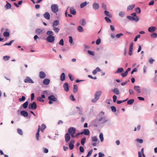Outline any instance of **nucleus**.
<instances>
[{
	"label": "nucleus",
	"mask_w": 157,
	"mask_h": 157,
	"mask_svg": "<svg viewBox=\"0 0 157 157\" xmlns=\"http://www.w3.org/2000/svg\"><path fill=\"white\" fill-rule=\"evenodd\" d=\"M25 83H33L34 82L29 77H27L24 80Z\"/></svg>",
	"instance_id": "obj_8"
},
{
	"label": "nucleus",
	"mask_w": 157,
	"mask_h": 157,
	"mask_svg": "<svg viewBox=\"0 0 157 157\" xmlns=\"http://www.w3.org/2000/svg\"><path fill=\"white\" fill-rule=\"evenodd\" d=\"M77 30L79 32H83L84 31V30L82 27L80 25L78 26L77 27Z\"/></svg>",
	"instance_id": "obj_28"
},
{
	"label": "nucleus",
	"mask_w": 157,
	"mask_h": 157,
	"mask_svg": "<svg viewBox=\"0 0 157 157\" xmlns=\"http://www.w3.org/2000/svg\"><path fill=\"white\" fill-rule=\"evenodd\" d=\"M44 17L46 19L48 20H49L50 18V14L48 12H46L44 13Z\"/></svg>",
	"instance_id": "obj_11"
},
{
	"label": "nucleus",
	"mask_w": 157,
	"mask_h": 157,
	"mask_svg": "<svg viewBox=\"0 0 157 157\" xmlns=\"http://www.w3.org/2000/svg\"><path fill=\"white\" fill-rule=\"evenodd\" d=\"M17 132L20 135H22V130L20 129H18L17 130Z\"/></svg>",
	"instance_id": "obj_55"
},
{
	"label": "nucleus",
	"mask_w": 157,
	"mask_h": 157,
	"mask_svg": "<svg viewBox=\"0 0 157 157\" xmlns=\"http://www.w3.org/2000/svg\"><path fill=\"white\" fill-rule=\"evenodd\" d=\"M98 121L97 120H93L91 122V124L92 125H93L95 127H97L98 126Z\"/></svg>",
	"instance_id": "obj_25"
},
{
	"label": "nucleus",
	"mask_w": 157,
	"mask_h": 157,
	"mask_svg": "<svg viewBox=\"0 0 157 157\" xmlns=\"http://www.w3.org/2000/svg\"><path fill=\"white\" fill-rule=\"evenodd\" d=\"M81 24L82 26H85L86 24V20L84 19H82V23H81Z\"/></svg>",
	"instance_id": "obj_49"
},
{
	"label": "nucleus",
	"mask_w": 157,
	"mask_h": 157,
	"mask_svg": "<svg viewBox=\"0 0 157 157\" xmlns=\"http://www.w3.org/2000/svg\"><path fill=\"white\" fill-rule=\"evenodd\" d=\"M59 24V21L58 20H56L54 21L52 24V27H56Z\"/></svg>",
	"instance_id": "obj_21"
},
{
	"label": "nucleus",
	"mask_w": 157,
	"mask_h": 157,
	"mask_svg": "<svg viewBox=\"0 0 157 157\" xmlns=\"http://www.w3.org/2000/svg\"><path fill=\"white\" fill-rule=\"evenodd\" d=\"M124 13L122 12H120L119 13V15L121 17H124Z\"/></svg>",
	"instance_id": "obj_57"
},
{
	"label": "nucleus",
	"mask_w": 157,
	"mask_h": 157,
	"mask_svg": "<svg viewBox=\"0 0 157 157\" xmlns=\"http://www.w3.org/2000/svg\"><path fill=\"white\" fill-rule=\"evenodd\" d=\"M86 138L85 137V138H82L81 140V144L82 145H84V144L86 141Z\"/></svg>",
	"instance_id": "obj_42"
},
{
	"label": "nucleus",
	"mask_w": 157,
	"mask_h": 157,
	"mask_svg": "<svg viewBox=\"0 0 157 157\" xmlns=\"http://www.w3.org/2000/svg\"><path fill=\"white\" fill-rule=\"evenodd\" d=\"M25 98L24 96H22L21 98H19L18 100L19 101H23L25 100Z\"/></svg>",
	"instance_id": "obj_46"
},
{
	"label": "nucleus",
	"mask_w": 157,
	"mask_h": 157,
	"mask_svg": "<svg viewBox=\"0 0 157 157\" xmlns=\"http://www.w3.org/2000/svg\"><path fill=\"white\" fill-rule=\"evenodd\" d=\"M10 58V57L9 56H4L3 57V59L5 61H7V60H9Z\"/></svg>",
	"instance_id": "obj_41"
},
{
	"label": "nucleus",
	"mask_w": 157,
	"mask_h": 157,
	"mask_svg": "<svg viewBox=\"0 0 157 157\" xmlns=\"http://www.w3.org/2000/svg\"><path fill=\"white\" fill-rule=\"evenodd\" d=\"M37 108V105L36 103L35 102H33L32 103L30 104L29 105L28 108L29 109H32L33 110H35Z\"/></svg>",
	"instance_id": "obj_4"
},
{
	"label": "nucleus",
	"mask_w": 157,
	"mask_h": 157,
	"mask_svg": "<svg viewBox=\"0 0 157 157\" xmlns=\"http://www.w3.org/2000/svg\"><path fill=\"white\" fill-rule=\"evenodd\" d=\"M50 82V80L48 78H45L43 81V83L45 85H48Z\"/></svg>",
	"instance_id": "obj_20"
},
{
	"label": "nucleus",
	"mask_w": 157,
	"mask_h": 157,
	"mask_svg": "<svg viewBox=\"0 0 157 157\" xmlns=\"http://www.w3.org/2000/svg\"><path fill=\"white\" fill-rule=\"evenodd\" d=\"M48 98L49 100L52 101H57V98L53 95L49 96Z\"/></svg>",
	"instance_id": "obj_12"
},
{
	"label": "nucleus",
	"mask_w": 157,
	"mask_h": 157,
	"mask_svg": "<svg viewBox=\"0 0 157 157\" xmlns=\"http://www.w3.org/2000/svg\"><path fill=\"white\" fill-rule=\"evenodd\" d=\"M40 131V125H39V128L38 129L37 132L36 134V138L37 140H39V132Z\"/></svg>",
	"instance_id": "obj_23"
},
{
	"label": "nucleus",
	"mask_w": 157,
	"mask_h": 157,
	"mask_svg": "<svg viewBox=\"0 0 157 157\" xmlns=\"http://www.w3.org/2000/svg\"><path fill=\"white\" fill-rule=\"evenodd\" d=\"M136 10L138 13H140L141 12V10L139 7L136 8Z\"/></svg>",
	"instance_id": "obj_58"
},
{
	"label": "nucleus",
	"mask_w": 157,
	"mask_h": 157,
	"mask_svg": "<svg viewBox=\"0 0 157 157\" xmlns=\"http://www.w3.org/2000/svg\"><path fill=\"white\" fill-rule=\"evenodd\" d=\"M87 52L88 54L92 56H94V52H93L90 51V50H88Z\"/></svg>",
	"instance_id": "obj_45"
},
{
	"label": "nucleus",
	"mask_w": 157,
	"mask_h": 157,
	"mask_svg": "<svg viewBox=\"0 0 157 157\" xmlns=\"http://www.w3.org/2000/svg\"><path fill=\"white\" fill-rule=\"evenodd\" d=\"M124 70L123 69L122 67L118 68L117 71L115 72V74H117L119 73H121L123 72Z\"/></svg>",
	"instance_id": "obj_24"
},
{
	"label": "nucleus",
	"mask_w": 157,
	"mask_h": 157,
	"mask_svg": "<svg viewBox=\"0 0 157 157\" xmlns=\"http://www.w3.org/2000/svg\"><path fill=\"white\" fill-rule=\"evenodd\" d=\"M113 91L117 95H118L120 94L119 90L117 88H115Z\"/></svg>",
	"instance_id": "obj_30"
},
{
	"label": "nucleus",
	"mask_w": 157,
	"mask_h": 157,
	"mask_svg": "<svg viewBox=\"0 0 157 157\" xmlns=\"http://www.w3.org/2000/svg\"><path fill=\"white\" fill-rule=\"evenodd\" d=\"M128 74V73L127 72V71H126L125 72L122 73L121 74V75L123 77H126L127 75Z\"/></svg>",
	"instance_id": "obj_44"
},
{
	"label": "nucleus",
	"mask_w": 157,
	"mask_h": 157,
	"mask_svg": "<svg viewBox=\"0 0 157 157\" xmlns=\"http://www.w3.org/2000/svg\"><path fill=\"white\" fill-rule=\"evenodd\" d=\"M134 89L137 92V93H141L140 87L139 86H135L134 87Z\"/></svg>",
	"instance_id": "obj_22"
},
{
	"label": "nucleus",
	"mask_w": 157,
	"mask_h": 157,
	"mask_svg": "<svg viewBox=\"0 0 157 157\" xmlns=\"http://www.w3.org/2000/svg\"><path fill=\"white\" fill-rule=\"evenodd\" d=\"M93 151V150L92 149H91V150H90L88 152V153L87 154V155L86 156L87 157H88L90 156L91 155V154H92V153Z\"/></svg>",
	"instance_id": "obj_48"
},
{
	"label": "nucleus",
	"mask_w": 157,
	"mask_h": 157,
	"mask_svg": "<svg viewBox=\"0 0 157 157\" xmlns=\"http://www.w3.org/2000/svg\"><path fill=\"white\" fill-rule=\"evenodd\" d=\"M98 140V139L96 136H94L92 137V142H96Z\"/></svg>",
	"instance_id": "obj_39"
},
{
	"label": "nucleus",
	"mask_w": 157,
	"mask_h": 157,
	"mask_svg": "<svg viewBox=\"0 0 157 157\" xmlns=\"http://www.w3.org/2000/svg\"><path fill=\"white\" fill-rule=\"evenodd\" d=\"M127 18L131 21H134L136 22L138 21L140 19L138 17H134L129 16H127Z\"/></svg>",
	"instance_id": "obj_5"
},
{
	"label": "nucleus",
	"mask_w": 157,
	"mask_h": 157,
	"mask_svg": "<svg viewBox=\"0 0 157 157\" xmlns=\"http://www.w3.org/2000/svg\"><path fill=\"white\" fill-rule=\"evenodd\" d=\"M63 87L64 90L66 92H68L69 90L68 85L67 83L65 82L63 85Z\"/></svg>",
	"instance_id": "obj_14"
},
{
	"label": "nucleus",
	"mask_w": 157,
	"mask_h": 157,
	"mask_svg": "<svg viewBox=\"0 0 157 157\" xmlns=\"http://www.w3.org/2000/svg\"><path fill=\"white\" fill-rule=\"evenodd\" d=\"M68 76H69V77L70 79L71 80V81H73L74 80V79L72 77V75L71 74H68Z\"/></svg>",
	"instance_id": "obj_60"
},
{
	"label": "nucleus",
	"mask_w": 157,
	"mask_h": 157,
	"mask_svg": "<svg viewBox=\"0 0 157 157\" xmlns=\"http://www.w3.org/2000/svg\"><path fill=\"white\" fill-rule=\"evenodd\" d=\"M105 15L109 18H112V15L107 10H105L104 12Z\"/></svg>",
	"instance_id": "obj_19"
},
{
	"label": "nucleus",
	"mask_w": 157,
	"mask_h": 157,
	"mask_svg": "<svg viewBox=\"0 0 157 157\" xmlns=\"http://www.w3.org/2000/svg\"><path fill=\"white\" fill-rule=\"evenodd\" d=\"M21 114L25 117H27L28 116L27 112L25 111H22L21 112Z\"/></svg>",
	"instance_id": "obj_18"
},
{
	"label": "nucleus",
	"mask_w": 157,
	"mask_h": 157,
	"mask_svg": "<svg viewBox=\"0 0 157 157\" xmlns=\"http://www.w3.org/2000/svg\"><path fill=\"white\" fill-rule=\"evenodd\" d=\"M123 34L122 33L117 34L116 35V37L117 38H119L121 36H123Z\"/></svg>",
	"instance_id": "obj_53"
},
{
	"label": "nucleus",
	"mask_w": 157,
	"mask_h": 157,
	"mask_svg": "<svg viewBox=\"0 0 157 157\" xmlns=\"http://www.w3.org/2000/svg\"><path fill=\"white\" fill-rule=\"evenodd\" d=\"M128 98L124 100H123V101H118L117 100V104H120L121 103H123V102H124L125 101H126L127 100H128Z\"/></svg>",
	"instance_id": "obj_51"
},
{
	"label": "nucleus",
	"mask_w": 157,
	"mask_h": 157,
	"mask_svg": "<svg viewBox=\"0 0 157 157\" xmlns=\"http://www.w3.org/2000/svg\"><path fill=\"white\" fill-rule=\"evenodd\" d=\"M93 9L95 10H97L99 8V4L95 2L92 5Z\"/></svg>",
	"instance_id": "obj_9"
},
{
	"label": "nucleus",
	"mask_w": 157,
	"mask_h": 157,
	"mask_svg": "<svg viewBox=\"0 0 157 157\" xmlns=\"http://www.w3.org/2000/svg\"><path fill=\"white\" fill-rule=\"evenodd\" d=\"M28 105V101H26L25 102L23 105L22 106L23 107L25 108L26 109Z\"/></svg>",
	"instance_id": "obj_34"
},
{
	"label": "nucleus",
	"mask_w": 157,
	"mask_h": 157,
	"mask_svg": "<svg viewBox=\"0 0 157 157\" xmlns=\"http://www.w3.org/2000/svg\"><path fill=\"white\" fill-rule=\"evenodd\" d=\"M3 35L5 37H7L9 36L10 33L9 32L7 31H6L4 33Z\"/></svg>",
	"instance_id": "obj_43"
},
{
	"label": "nucleus",
	"mask_w": 157,
	"mask_h": 157,
	"mask_svg": "<svg viewBox=\"0 0 157 157\" xmlns=\"http://www.w3.org/2000/svg\"><path fill=\"white\" fill-rule=\"evenodd\" d=\"M155 61V60L154 59H152V58H150L149 59V63L151 64H152L153 63V62Z\"/></svg>",
	"instance_id": "obj_63"
},
{
	"label": "nucleus",
	"mask_w": 157,
	"mask_h": 157,
	"mask_svg": "<svg viewBox=\"0 0 157 157\" xmlns=\"http://www.w3.org/2000/svg\"><path fill=\"white\" fill-rule=\"evenodd\" d=\"M151 37L153 38H155L157 37V34L156 33H153L151 35Z\"/></svg>",
	"instance_id": "obj_36"
},
{
	"label": "nucleus",
	"mask_w": 157,
	"mask_h": 157,
	"mask_svg": "<svg viewBox=\"0 0 157 157\" xmlns=\"http://www.w3.org/2000/svg\"><path fill=\"white\" fill-rule=\"evenodd\" d=\"M53 27V30L56 33H58L59 30L60 29L58 28H57L56 27Z\"/></svg>",
	"instance_id": "obj_31"
},
{
	"label": "nucleus",
	"mask_w": 157,
	"mask_h": 157,
	"mask_svg": "<svg viewBox=\"0 0 157 157\" xmlns=\"http://www.w3.org/2000/svg\"><path fill=\"white\" fill-rule=\"evenodd\" d=\"M37 100L40 101L41 102H44V100H43L40 97H39L37 98Z\"/></svg>",
	"instance_id": "obj_61"
},
{
	"label": "nucleus",
	"mask_w": 157,
	"mask_h": 157,
	"mask_svg": "<svg viewBox=\"0 0 157 157\" xmlns=\"http://www.w3.org/2000/svg\"><path fill=\"white\" fill-rule=\"evenodd\" d=\"M6 4L5 5V8L7 9H10L11 8V6L10 4L7 1H6Z\"/></svg>",
	"instance_id": "obj_27"
},
{
	"label": "nucleus",
	"mask_w": 157,
	"mask_h": 157,
	"mask_svg": "<svg viewBox=\"0 0 157 157\" xmlns=\"http://www.w3.org/2000/svg\"><path fill=\"white\" fill-rule=\"evenodd\" d=\"M108 121V119L106 117H101V118L99 119L98 120V121H101L102 124H103Z\"/></svg>",
	"instance_id": "obj_7"
},
{
	"label": "nucleus",
	"mask_w": 157,
	"mask_h": 157,
	"mask_svg": "<svg viewBox=\"0 0 157 157\" xmlns=\"http://www.w3.org/2000/svg\"><path fill=\"white\" fill-rule=\"evenodd\" d=\"M76 131V129L75 128L71 127L69 128L68 132L69 133V134L71 135V136L74 138L75 137V136L74 135Z\"/></svg>",
	"instance_id": "obj_2"
},
{
	"label": "nucleus",
	"mask_w": 157,
	"mask_h": 157,
	"mask_svg": "<svg viewBox=\"0 0 157 157\" xmlns=\"http://www.w3.org/2000/svg\"><path fill=\"white\" fill-rule=\"evenodd\" d=\"M111 108L112 110V111L113 112H116V108L114 106H112L111 107Z\"/></svg>",
	"instance_id": "obj_50"
},
{
	"label": "nucleus",
	"mask_w": 157,
	"mask_h": 157,
	"mask_svg": "<svg viewBox=\"0 0 157 157\" xmlns=\"http://www.w3.org/2000/svg\"><path fill=\"white\" fill-rule=\"evenodd\" d=\"M70 98L71 100H72L73 101H74L75 100V99L74 97V96L72 94H71L70 96Z\"/></svg>",
	"instance_id": "obj_59"
},
{
	"label": "nucleus",
	"mask_w": 157,
	"mask_h": 157,
	"mask_svg": "<svg viewBox=\"0 0 157 157\" xmlns=\"http://www.w3.org/2000/svg\"><path fill=\"white\" fill-rule=\"evenodd\" d=\"M101 94V91H96L94 94V98L91 100V102L92 103H96L99 99L100 96Z\"/></svg>",
	"instance_id": "obj_1"
},
{
	"label": "nucleus",
	"mask_w": 157,
	"mask_h": 157,
	"mask_svg": "<svg viewBox=\"0 0 157 157\" xmlns=\"http://www.w3.org/2000/svg\"><path fill=\"white\" fill-rule=\"evenodd\" d=\"M79 150L81 152H83L84 151V149L83 147L82 146H80L79 147Z\"/></svg>",
	"instance_id": "obj_52"
},
{
	"label": "nucleus",
	"mask_w": 157,
	"mask_h": 157,
	"mask_svg": "<svg viewBox=\"0 0 157 157\" xmlns=\"http://www.w3.org/2000/svg\"><path fill=\"white\" fill-rule=\"evenodd\" d=\"M134 102V100L133 99H131L127 101V104L128 105H132Z\"/></svg>",
	"instance_id": "obj_37"
},
{
	"label": "nucleus",
	"mask_w": 157,
	"mask_h": 157,
	"mask_svg": "<svg viewBox=\"0 0 157 157\" xmlns=\"http://www.w3.org/2000/svg\"><path fill=\"white\" fill-rule=\"evenodd\" d=\"M13 41H14L13 40H12L11 41L8 43H6L5 44H4V46H5V45H9V46L11 45L12 44V43L13 42Z\"/></svg>",
	"instance_id": "obj_54"
},
{
	"label": "nucleus",
	"mask_w": 157,
	"mask_h": 157,
	"mask_svg": "<svg viewBox=\"0 0 157 157\" xmlns=\"http://www.w3.org/2000/svg\"><path fill=\"white\" fill-rule=\"evenodd\" d=\"M65 74L64 73H63L60 76V80L62 81H64L65 80Z\"/></svg>",
	"instance_id": "obj_26"
},
{
	"label": "nucleus",
	"mask_w": 157,
	"mask_h": 157,
	"mask_svg": "<svg viewBox=\"0 0 157 157\" xmlns=\"http://www.w3.org/2000/svg\"><path fill=\"white\" fill-rule=\"evenodd\" d=\"M108 17H105L104 18L105 19L107 23H110L111 22V20Z\"/></svg>",
	"instance_id": "obj_35"
},
{
	"label": "nucleus",
	"mask_w": 157,
	"mask_h": 157,
	"mask_svg": "<svg viewBox=\"0 0 157 157\" xmlns=\"http://www.w3.org/2000/svg\"><path fill=\"white\" fill-rule=\"evenodd\" d=\"M39 76L40 78L44 79L46 77V75L44 72L41 71L39 72Z\"/></svg>",
	"instance_id": "obj_10"
},
{
	"label": "nucleus",
	"mask_w": 157,
	"mask_h": 157,
	"mask_svg": "<svg viewBox=\"0 0 157 157\" xmlns=\"http://www.w3.org/2000/svg\"><path fill=\"white\" fill-rule=\"evenodd\" d=\"M46 39H55V37L52 35H50L46 38Z\"/></svg>",
	"instance_id": "obj_47"
},
{
	"label": "nucleus",
	"mask_w": 157,
	"mask_h": 157,
	"mask_svg": "<svg viewBox=\"0 0 157 157\" xmlns=\"http://www.w3.org/2000/svg\"><path fill=\"white\" fill-rule=\"evenodd\" d=\"M65 140L66 142H68L70 140V137L69 134L68 133L66 134L65 136Z\"/></svg>",
	"instance_id": "obj_15"
},
{
	"label": "nucleus",
	"mask_w": 157,
	"mask_h": 157,
	"mask_svg": "<svg viewBox=\"0 0 157 157\" xmlns=\"http://www.w3.org/2000/svg\"><path fill=\"white\" fill-rule=\"evenodd\" d=\"M70 13L73 15L76 14V12L75 9L73 7H71L70 10Z\"/></svg>",
	"instance_id": "obj_16"
},
{
	"label": "nucleus",
	"mask_w": 157,
	"mask_h": 157,
	"mask_svg": "<svg viewBox=\"0 0 157 157\" xmlns=\"http://www.w3.org/2000/svg\"><path fill=\"white\" fill-rule=\"evenodd\" d=\"M87 4V2H83L80 5V8H82L86 6Z\"/></svg>",
	"instance_id": "obj_32"
},
{
	"label": "nucleus",
	"mask_w": 157,
	"mask_h": 157,
	"mask_svg": "<svg viewBox=\"0 0 157 157\" xmlns=\"http://www.w3.org/2000/svg\"><path fill=\"white\" fill-rule=\"evenodd\" d=\"M133 42H131L130 44L129 50L128 52V54L130 56H131L132 54V51H133Z\"/></svg>",
	"instance_id": "obj_6"
},
{
	"label": "nucleus",
	"mask_w": 157,
	"mask_h": 157,
	"mask_svg": "<svg viewBox=\"0 0 157 157\" xmlns=\"http://www.w3.org/2000/svg\"><path fill=\"white\" fill-rule=\"evenodd\" d=\"M69 148L70 150H72L74 147V144H69Z\"/></svg>",
	"instance_id": "obj_56"
},
{
	"label": "nucleus",
	"mask_w": 157,
	"mask_h": 157,
	"mask_svg": "<svg viewBox=\"0 0 157 157\" xmlns=\"http://www.w3.org/2000/svg\"><path fill=\"white\" fill-rule=\"evenodd\" d=\"M51 8L52 11L56 13L58 11V6L57 4H53L51 6Z\"/></svg>",
	"instance_id": "obj_3"
},
{
	"label": "nucleus",
	"mask_w": 157,
	"mask_h": 157,
	"mask_svg": "<svg viewBox=\"0 0 157 157\" xmlns=\"http://www.w3.org/2000/svg\"><path fill=\"white\" fill-rule=\"evenodd\" d=\"M46 128V125L44 124H42L41 126V128L40 127V130L43 132Z\"/></svg>",
	"instance_id": "obj_33"
},
{
	"label": "nucleus",
	"mask_w": 157,
	"mask_h": 157,
	"mask_svg": "<svg viewBox=\"0 0 157 157\" xmlns=\"http://www.w3.org/2000/svg\"><path fill=\"white\" fill-rule=\"evenodd\" d=\"M99 137L101 141V142H102L104 140V138L103 137V134L102 133H100Z\"/></svg>",
	"instance_id": "obj_40"
},
{
	"label": "nucleus",
	"mask_w": 157,
	"mask_h": 157,
	"mask_svg": "<svg viewBox=\"0 0 157 157\" xmlns=\"http://www.w3.org/2000/svg\"><path fill=\"white\" fill-rule=\"evenodd\" d=\"M82 133V134L86 135H89L90 134V131L87 129H84Z\"/></svg>",
	"instance_id": "obj_13"
},
{
	"label": "nucleus",
	"mask_w": 157,
	"mask_h": 157,
	"mask_svg": "<svg viewBox=\"0 0 157 157\" xmlns=\"http://www.w3.org/2000/svg\"><path fill=\"white\" fill-rule=\"evenodd\" d=\"M156 29V28L155 27L153 26H151L148 29V31L150 33H153L154 32Z\"/></svg>",
	"instance_id": "obj_17"
},
{
	"label": "nucleus",
	"mask_w": 157,
	"mask_h": 157,
	"mask_svg": "<svg viewBox=\"0 0 157 157\" xmlns=\"http://www.w3.org/2000/svg\"><path fill=\"white\" fill-rule=\"evenodd\" d=\"M98 156L99 157H103L105 156V155L104 154L100 152L98 153Z\"/></svg>",
	"instance_id": "obj_64"
},
{
	"label": "nucleus",
	"mask_w": 157,
	"mask_h": 157,
	"mask_svg": "<svg viewBox=\"0 0 157 157\" xmlns=\"http://www.w3.org/2000/svg\"><path fill=\"white\" fill-rule=\"evenodd\" d=\"M135 5L132 4L131 5L129 6L127 8V10H132L135 7Z\"/></svg>",
	"instance_id": "obj_29"
},
{
	"label": "nucleus",
	"mask_w": 157,
	"mask_h": 157,
	"mask_svg": "<svg viewBox=\"0 0 157 157\" xmlns=\"http://www.w3.org/2000/svg\"><path fill=\"white\" fill-rule=\"evenodd\" d=\"M78 90L77 86L76 85H75L74 86L73 92L74 93H76L77 92Z\"/></svg>",
	"instance_id": "obj_38"
},
{
	"label": "nucleus",
	"mask_w": 157,
	"mask_h": 157,
	"mask_svg": "<svg viewBox=\"0 0 157 157\" xmlns=\"http://www.w3.org/2000/svg\"><path fill=\"white\" fill-rule=\"evenodd\" d=\"M102 7L104 9H105V10H107V7H106V6L105 4L104 3L102 4Z\"/></svg>",
	"instance_id": "obj_62"
}]
</instances>
